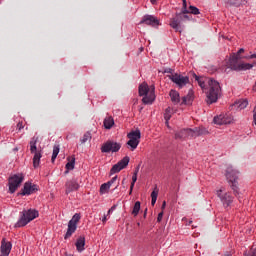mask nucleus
Wrapping results in <instances>:
<instances>
[{"label": "nucleus", "instance_id": "412c9836", "mask_svg": "<svg viewBox=\"0 0 256 256\" xmlns=\"http://www.w3.org/2000/svg\"><path fill=\"white\" fill-rule=\"evenodd\" d=\"M201 135V129L198 127L191 129V128H186V139H193L195 137H199Z\"/></svg>", "mask_w": 256, "mask_h": 256}, {"label": "nucleus", "instance_id": "a19ab883", "mask_svg": "<svg viewBox=\"0 0 256 256\" xmlns=\"http://www.w3.org/2000/svg\"><path fill=\"white\" fill-rule=\"evenodd\" d=\"M115 181H117V176H114L110 181H108V185L111 187V185H113V183H115Z\"/></svg>", "mask_w": 256, "mask_h": 256}, {"label": "nucleus", "instance_id": "ddd939ff", "mask_svg": "<svg viewBox=\"0 0 256 256\" xmlns=\"http://www.w3.org/2000/svg\"><path fill=\"white\" fill-rule=\"evenodd\" d=\"M140 24L148 25L149 27H159L161 22L154 15L146 14L142 17Z\"/></svg>", "mask_w": 256, "mask_h": 256}, {"label": "nucleus", "instance_id": "72a5a7b5", "mask_svg": "<svg viewBox=\"0 0 256 256\" xmlns=\"http://www.w3.org/2000/svg\"><path fill=\"white\" fill-rule=\"evenodd\" d=\"M66 169V173H69V171H73L75 169V158H72V160L66 164Z\"/></svg>", "mask_w": 256, "mask_h": 256}, {"label": "nucleus", "instance_id": "0eeeda50", "mask_svg": "<svg viewBox=\"0 0 256 256\" xmlns=\"http://www.w3.org/2000/svg\"><path fill=\"white\" fill-rule=\"evenodd\" d=\"M25 181V175L23 173L13 174L8 179V187L10 193H15L18 187H21V183Z\"/></svg>", "mask_w": 256, "mask_h": 256}, {"label": "nucleus", "instance_id": "2f4dec72", "mask_svg": "<svg viewBox=\"0 0 256 256\" xmlns=\"http://www.w3.org/2000/svg\"><path fill=\"white\" fill-rule=\"evenodd\" d=\"M172 115H173V110L171 109V107L166 108L165 113H164L165 121H170Z\"/></svg>", "mask_w": 256, "mask_h": 256}, {"label": "nucleus", "instance_id": "e433bc0d", "mask_svg": "<svg viewBox=\"0 0 256 256\" xmlns=\"http://www.w3.org/2000/svg\"><path fill=\"white\" fill-rule=\"evenodd\" d=\"M135 183H137V171L134 172V174L132 176L131 191H132L133 187H135Z\"/></svg>", "mask_w": 256, "mask_h": 256}, {"label": "nucleus", "instance_id": "cd10ccee", "mask_svg": "<svg viewBox=\"0 0 256 256\" xmlns=\"http://www.w3.org/2000/svg\"><path fill=\"white\" fill-rule=\"evenodd\" d=\"M226 3H228V5H235V7H240V5H245L247 0H226Z\"/></svg>", "mask_w": 256, "mask_h": 256}, {"label": "nucleus", "instance_id": "6e6552de", "mask_svg": "<svg viewBox=\"0 0 256 256\" xmlns=\"http://www.w3.org/2000/svg\"><path fill=\"white\" fill-rule=\"evenodd\" d=\"M127 138L129 141L126 143L130 150L135 151L137 147H139V143H141V130H133L127 134Z\"/></svg>", "mask_w": 256, "mask_h": 256}, {"label": "nucleus", "instance_id": "2eb2a0df", "mask_svg": "<svg viewBox=\"0 0 256 256\" xmlns=\"http://www.w3.org/2000/svg\"><path fill=\"white\" fill-rule=\"evenodd\" d=\"M129 157L125 156L122 160H120L117 164L113 165L110 170V175H115V173H119L120 171H123L127 165H129Z\"/></svg>", "mask_w": 256, "mask_h": 256}, {"label": "nucleus", "instance_id": "864d4df0", "mask_svg": "<svg viewBox=\"0 0 256 256\" xmlns=\"http://www.w3.org/2000/svg\"><path fill=\"white\" fill-rule=\"evenodd\" d=\"M192 223H193V221L190 220L189 223H188V225H191Z\"/></svg>", "mask_w": 256, "mask_h": 256}, {"label": "nucleus", "instance_id": "ea45409f", "mask_svg": "<svg viewBox=\"0 0 256 256\" xmlns=\"http://www.w3.org/2000/svg\"><path fill=\"white\" fill-rule=\"evenodd\" d=\"M241 53H245V49L243 48H240L237 53H234L232 55H236V57H241Z\"/></svg>", "mask_w": 256, "mask_h": 256}, {"label": "nucleus", "instance_id": "7ed1b4c3", "mask_svg": "<svg viewBox=\"0 0 256 256\" xmlns=\"http://www.w3.org/2000/svg\"><path fill=\"white\" fill-rule=\"evenodd\" d=\"M234 195H239V172L233 166H227L224 173Z\"/></svg>", "mask_w": 256, "mask_h": 256}, {"label": "nucleus", "instance_id": "6e6d98bb", "mask_svg": "<svg viewBox=\"0 0 256 256\" xmlns=\"http://www.w3.org/2000/svg\"><path fill=\"white\" fill-rule=\"evenodd\" d=\"M117 187H119V185H117V186L115 187V189H117Z\"/></svg>", "mask_w": 256, "mask_h": 256}, {"label": "nucleus", "instance_id": "de8ad7c7", "mask_svg": "<svg viewBox=\"0 0 256 256\" xmlns=\"http://www.w3.org/2000/svg\"><path fill=\"white\" fill-rule=\"evenodd\" d=\"M150 2L152 3V5H155L157 3V0H150Z\"/></svg>", "mask_w": 256, "mask_h": 256}, {"label": "nucleus", "instance_id": "9d476101", "mask_svg": "<svg viewBox=\"0 0 256 256\" xmlns=\"http://www.w3.org/2000/svg\"><path fill=\"white\" fill-rule=\"evenodd\" d=\"M168 79H170L172 83L177 85L179 89H183V87H186L187 85H189V82H190L189 76H183L178 73L168 75Z\"/></svg>", "mask_w": 256, "mask_h": 256}, {"label": "nucleus", "instance_id": "79ce46f5", "mask_svg": "<svg viewBox=\"0 0 256 256\" xmlns=\"http://www.w3.org/2000/svg\"><path fill=\"white\" fill-rule=\"evenodd\" d=\"M117 209V205H113L109 210H108V215H111V213H113V211H115Z\"/></svg>", "mask_w": 256, "mask_h": 256}, {"label": "nucleus", "instance_id": "39448f33", "mask_svg": "<svg viewBox=\"0 0 256 256\" xmlns=\"http://www.w3.org/2000/svg\"><path fill=\"white\" fill-rule=\"evenodd\" d=\"M37 217H39V211L35 209L24 210L22 211V215L20 219L17 221V223L14 225V227H25L28 223H31V221L37 219Z\"/></svg>", "mask_w": 256, "mask_h": 256}, {"label": "nucleus", "instance_id": "c85d7f7f", "mask_svg": "<svg viewBox=\"0 0 256 256\" xmlns=\"http://www.w3.org/2000/svg\"><path fill=\"white\" fill-rule=\"evenodd\" d=\"M175 139H187V128L176 132Z\"/></svg>", "mask_w": 256, "mask_h": 256}, {"label": "nucleus", "instance_id": "aec40b11", "mask_svg": "<svg viewBox=\"0 0 256 256\" xmlns=\"http://www.w3.org/2000/svg\"><path fill=\"white\" fill-rule=\"evenodd\" d=\"M181 23H183L181 14L177 13L175 17H173L170 20V27H172V29H175V31H179V28L181 27Z\"/></svg>", "mask_w": 256, "mask_h": 256}, {"label": "nucleus", "instance_id": "a18cd8bd", "mask_svg": "<svg viewBox=\"0 0 256 256\" xmlns=\"http://www.w3.org/2000/svg\"><path fill=\"white\" fill-rule=\"evenodd\" d=\"M244 256H256V249L252 251L250 255L245 254Z\"/></svg>", "mask_w": 256, "mask_h": 256}, {"label": "nucleus", "instance_id": "b1692460", "mask_svg": "<svg viewBox=\"0 0 256 256\" xmlns=\"http://www.w3.org/2000/svg\"><path fill=\"white\" fill-rule=\"evenodd\" d=\"M193 90H189L188 94L182 98V105H191L193 103Z\"/></svg>", "mask_w": 256, "mask_h": 256}, {"label": "nucleus", "instance_id": "4be33fe9", "mask_svg": "<svg viewBox=\"0 0 256 256\" xmlns=\"http://www.w3.org/2000/svg\"><path fill=\"white\" fill-rule=\"evenodd\" d=\"M75 246L78 253H83L85 251V236L78 237Z\"/></svg>", "mask_w": 256, "mask_h": 256}, {"label": "nucleus", "instance_id": "393cba45", "mask_svg": "<svg viewBox=\"0 0 256 256\" xmlns=\"http://www.w3.org/2000/svg\"><path fill=\"white\" fill-rule=\"evenodd\" d=\"M247 105H249V101L247 99L238 100L235 102L234 107L235 109H238L239 111L246 109Z\"/></svg>", "mask_w": 256, "mask_h": 256}, {"label": "nucleus", "instance_id": "f3484780", "mask_svg": "<svg viewBox=\"0 0 256 256\" xmlns=\"http://www.w3.org/2000/svg\"><path fill=\"white\" fill-rule=\"evenodd\" d=\"M79 182H77V179H71L68 180L65 183V193L66 195H69V193H73V191H79Z\"/></svg>", "mask_w": 256, "mask_h": 256}, {"label": "nucleus", "instance_id": "a878e982", "mask_svg": "<svg viewBox=\"0 0 256 256\" xmlns=\"http://www.w3.org/2000/svg\"><path fill=\"white\" fill-rule=\"evenodd\" d=\"M103 125L104 129H112L113 125H115V120L112 116H108L104 119Z\"/></svg>", "mask_w": 256, "mask_h": 256}, {"label": "nucleus", "instance_id": "49530a36", "mask_svg": "<svg viewBox=\"0 0 256 256\" xmlns=\"http://www.w3.org/2000/svg\"><path fill=\"white\" fill-rule=\"evenodd\" d=\"M107 221V215H104L102 218V223H105Z\"/></svg>", "mask_w": 256, "mask_h": 256}, {"label": "nucleus", "instance_id": "09e8293b", "mask_svg": "<svg viewBox=\"0 0 256 256\" xmlns=\"http://www.w3.org/2000/svg\"><path fill=\"white\" fill-rule=\"evenodd\" d=\"M165 124L167 127H169V121L165 120Z\"/></svg>", "mask_w": 256, "mask_h": 256}, {"label": "nucleus", "instance_id": "473e14b6", "mask_svg": "<svg viewBox=\"0 0 256 256\" xmlns=\"http://www.w3.org/2000/svg\"><path fill=\"white\" fill-rule=\"evenodd\" d=\"M59 151H60L59 145H55L53 147V153L51 158L52 163H55V159H57V155H59Z\"/></svg>", "mask_w": 256, "mask_h": 256}, {"label": "nucleus", "instance_id": "20e7f679", "mask_svg": "<svg viewBox=\"0 0 256 256\" xmlns=\"http://www.w3.org/2000/svg\"><path fill=\"white\" fill-rule=\"evenodd\" d=\"M139 95L142 98L144 105H151L155 101V85H149L147 83H142L139 85Z\"/></svg>", "mask_w": 256, "mask_h": 256}, {"label": "nucleus", "instance_id": "5fc2aeb1", "mask_svg": "<svg viewBox=\"0 0 256 256\" xmlns=\"http://www.w3.org/2000/svg\"><path fill=\"white\" fill-rule=\"evenodd\" d=\"M251 65H253V67H255L256 66V62H254L253 64H251Z\"/></svg>", "mask_w": 256, "mask_h": 256}, {"label": "nucleus", "instance_id": "c756f323", "mask_svg": "<svg viewBox=\"0 0 256 256\" xmlns=\"http://www.w3.org/2000/svg\"><path fill=\"white\" fill-rule=\"evenodd\" d=\"M139 211H141V202L137 201L134 204L132 215H134V217H137L139 215Z\"/></svg>", "mask_w": 256, "mask_h": 256}, {"label": "nucleus", "instance_id": "58836bf2", "mask_svg": "<svg viewBox=\"0 0 256 256\" xmlns=\"http://www.w3.org/2000/svg\"><path fill=\"white\" fill-rule=\"evenodd\" d=\"M21 129H25V124H23V121H20L17 124V130L21 131Z\"/></svg>", "mask_w": 256, "mask_h": 256}, {"label": "nucleus", "instance_id": "bb28decb", "mask_svg": "<svg viewBox=\"0 0 256 256\" xmlns=\"http://www.w3.org/2000/svg\"><path fill=\"white\" fill-rule=\"evenodd\" d=\"M157 197H159V188H157V186H156L151 193V205L152 206H154L155 203H157Z\"/></svg>", "mask_w": 256, "mask_h": 256}, {"label": "nucleus", "instance_id": "9b49d317", "mask_svg": "<svg viewBox=\"0 0 256 256\" xmlns=\"http://www.w3.org/2000/svg\"><path fill=\"white\" fill-rule=\"evenodd\" d=\"M81 221V214L76 213L73 215L72 219L68 222V229L64 236V239H69L75 231H77V223Z\"/></svg>", "mask_w": 256, "mask_h": 256}, {"label": "nucleus", "instance_id": "f8f14e48", "mask_svg": "<svg viewBox=\"0 0 256 256\" xmlns=\"http://www.w3.org/2000/svg\"><path fill=\"white\" fill-rule=\"evenodd\" d=\"M121 150V143L108 140L101 146V153H119Z\"/></svg>", "mask_w": 256, "mask_h": 256}, {"label": "nucleus", "instance_id": "603ef678", "mask_svg": "<svg viewBox=\"0 0 256 256\" xmlns=\"http://www.w3.org/2000/svg\"><path fill=\"white\" fill-rule=\"evenodd\" d=\"M165 205H166V202L164 201L162 207H165Z\"/></svg>", "mask_w": 256, "mask_h": 256}, {"label": "nucleus", "instance_id": "7c9ffc66", "mask_svg": "<svg viewBox=\"0 0 256 256\" xmlns=\"http://www.w3.org/2000/svg\"><path fill=\"white\" fill-rule=\"evenodd\" d=\"M109 189H111V186L106 182L100 186V195H105V193H109Z\"/></svg>", "mask_w": 256, "mask_h": 256}, {"label": "nucleus", "instance_id": "5701e85b", "mask_svg": "<svg viewBox=\"0 0 256 256\" xmlns=\"http://www.w3.org/2000/svg\"><path fill=\"white\" fill-rule=\"evenodd\" d=\"M169 96L171 98L172 103H174V105H177L178 103H180L181 96L179 95V92H177L176 90H171L169 93Z\"/></svg>", "mask_w": 256, "mask_h": 256}, {"label": "nucleus", "instance_id": "f257e3e1", "mask_svg": "<svg viewBox=\"0 0 256 256\" xmlns=\"http://www.w3.org/2000/svg\"><path fill=\"white\" fill-rule=\"evenodd\" d=\"M221 84L213 78L208 80V91L206 92L208 105H213L217 103L219 97L222 95Z\"/></svg>", "mask_w": 256, "mask_h": 256}, {"label": "nucleus", "instance_id": "37998d69", "mask_svg": "<svg viewBox=\"0 0 256 256\" xmlns=\"http://www.w3.org/2000/svg\"><path fill=\"white\" fill-rule=\"evenodd\" d=\"M157 221H158V223H161V221H163V212H160L158 214Z\"/></svg>", "mask_w": 256, "mask_h": 256}, {"label": "nucleus", "instance_id": "4468645a", "mask_svg": "<svg viewBox=\"0 0 256 256\" xmlns=\"http://www.w3.org/2000/svg\"><path fill=\"white\" fill-rule=\"evenodd\" d=\"M215 125H231L233 123V116L231 114H220L213 119Z\"/></svg>", "mask_w": 256, "mask_h": 256}, {"label": "nucleus", "instance_id": "dca6fc26", "mask_svg": "<svg viewBox=\"0 0 256 256\" xmlns=\"http://www.w3.org/2000/svg\"><path fill=\"white\" fill-rule=\"evenodd\" d=\"M13 249V244L7 241V238H3L0 246V256L11 255V250Z\"/></svg>", "mask_w": 256, "mask_h": 256}, {"label": "nucleus", "instance_id": "1a4fd4ad", "mask_svg": "<svg viewBox=\"0 0 256 256\" xmlns=\"http://www.w3.org/2000/svg\"><path fill=\"white\" fill-rule=\"evenodd\" d=\"M216 195L220 199L225 209H227L230 205H233L235 197H233L231 192H224L223 188H220L219 190L216 191Z\"/></svg>", "mask_w": 256, "mask_h": 256}, {"label": "nucleus", "instance_id": "a211bd4d", "mask_svg": "<svg viewBox=\"0 0 256 256\" xmlns=\"http://www.w3.org/2000/svg\"><path fill=\"white\" fill-rule=\"evenodd\" d=\"M35 191H38L37 185L31 183V182H26L24 184V187L20 193V195L25 196V195H33Z\"/></svg>", "mask_w": 256, "mask_h": 256}, {"label": "nucleus", "instance_id": "c03bdc74", "mask_svg": "<svg viewBox=\"0 0 256 256\" xmlns=\"http://www.w3.org/2000/svg\"><path fill=\"white\" fill-rule=\"evenodd\" d=\"M245 59H256V52L250 56H246Z\"/></svg>", "mask_w": 256, "mask_h": 256}, {"label": "nucleus", "instance_id": "423d86ee", "mask_svg": "<svg viewBox=\"0 0 256 256\" xmlns=\"http://www.w3.org/2000/svg\"><path fill=\"white\" fill-rule=\"evenodd\" d=\"M37 141H39V137L33 136L30 140V153L34 154L33 157V167L37 169L41 163V158L43 157V150H37Z\"/></svg>", "mask_w": 256, "mask_h": 256}, {"label": "nucleus", "instance_id": "f03ea898", "mask_svg": "<svg viewBox=\"0 0 256 256\" xmlns=\"http://www.w3.org/2000/svg\"><path fill=\"white\" fill-rule=\"evenodd\" d=\"M241 57L237 55H231L230 58L226 61V67L224 68L225 73L230 71H249L253 69V65L250 63L239 62Z\"/></svg>", "mask_w": 256, "mask_h": 256}, {"label": "nucleus", "instance_id": "3c124183", "mask_svg": "<svg viewBox=\"0 0 256 256\" xmlns=\"http://www.w3.org/2000/svg\"><path fill=\"white\" fill-rule=\"evenodd\" d=\"M131 193H133V189L131 190V186H130L129 195H131Z\"/></svg>", "mask_w": 256, "mask_h": 256}, {"label": "nucleus", "instance_id": "6ab92c4d", "mask_svg": "<svg viewBox=\"0 0 256 256\" xmlns=\"http://www.w3.org/2000/svg\"><path fill=\"white\" fill-rule=\"evenodd\" d=\"M182 13H191L192 15H200L199 8L190 5L189 10L187 9V0H182Z\"/></svg>", "mask_w": 256, "mask_h": 256}, {"label": "nucleus", "instance_id": "8fccbe9b", "mask_svg": "<svg viewBox=\"0 0 256 256\" xmlns=\"http://www.w3.org/2000/svg\"><path fill=\"white\" fill-rule=\"evenodd\" d=\"M224 256H232L231 253L227 252Z\"/></svg>", "mask_w": 256, "mask_h": 256}, {"label": "nucleus", "instance_id": "f704fd0d", "mask_svg": "<svg viewBox=\"0 0 256 256\" xmlns=\"http://www.w3.org/2000/svg\"><path fill=\"white\" fill-rule=\"evenodd\" d=\"M92 137H91V133L90 132H86L82 139H80V143H87V141H91Z\"/></svg>", "mask_w": 256, "mask_h": 256}, {"label": "nucleus", "instance_id": "4c0bfd02", "mask_svg": "<svg viewBox=\"0 0 256 256\" xmlns=\"http://www.w3.org/2000/svg\"><path fill=\"white\" fill-rule=\"evenodd\" d=\"M196 81L198 82V85L201 87V89H205V81L199 79L198 76H196Z\"/></svg>", "mask_w": 256, "mask_h": 256}, {"label": "nucleus", "instance_id": "c9c22d12", "mask_svg": "<svg viewBox=\"0 0 256 256\" xmlns=\"http://www.w3.org/2000/svg\"><path fill=\"white\" fill-rule=\"evenodd\" d=\"M180 14L182 21H191V16L187 15L188 13H183V10H181Z\"/></svg>", "mask_w": 256, "mask_h": 256}]
</instances>
